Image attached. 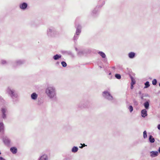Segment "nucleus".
Returning <instances> with one entry per match:
<instances>
[{
  "instance_id": "obj_1",
  "label": "nucleus",
  "mask_w": 160,
  "mask_h": 160,
  "mask_svg": "<svg viewBox=\"0 0 160 160\" xmlns=\"http://www.w3.org/2000/svg\"><path fill=\"white\" fill-rule=\"evenodd\" d=\"M45 92L49 98L53 100L56 98L57 91L54 87L52 86H48L46 88Z\"/></svg>"
},
{
  "instance_id": "obj_2",
  "label": "nucleus",
  "mask_w": 160,
  "mask_h": 160,
  "mask_svg": "<svg viewBox=\"0 0 160 160\" xmlns=\"http://www.w3.org/2000/svg\"><path fill=\"white\" fill-rule=\"evenodd\" d=\"M47 32L48 35L49 37H55L58 33L55 29L53 27L49 28L47 29Z\"/></svg>"
},
{
  "instance_id": "obj_3",
  "label": "nucleus",
  "mask_w": 160,
  "mask_h": 160,
  "mask_svg": "<svg viewBox=\"0 0 160 160\" xmlns=\"http://www.w3.org/2000/svg\"><path fill=\"white\" fill-rule=\"evenodd\" d=\"M7 92L12 98H16L18 97L17 94L15 92V91L10 88H8L7 90Z\"/></svg>"
},
{
  "instance_id": "obj_4",
  "label": "nucleus",
  "mask_w": 160,
  "mask_h": 160,
  "mask_svg": "<svg viewBox=\"0 0 160 160\" xmlns=\"http://www.w3.org/2000/svg\"><path fill=\"white\" fill-rule=\"evenodd\" d=\"M102 96L106 99L109 100H112L113 98L110 93L107 91H105L102 92Z\"/></svg>"
},
{
  "instance_id": "obj_5",
  "label": "nucleus",
  "mask_w": 160,
  "mask_h": 160,
  "mask_svg": "<svg viewBox=\"0 0 160 160\" xmlns=\"http://www.w3.org/2000/svg\"><path fill=\"white\" fill-rule=\"evenodd\" d=\"M81 27L79 25H78L77 27V30L76 32V34L74 37V40H77L78 38V35L81 32Z\"/></svg>"
},
{
  "instance_id": "obj_6",
  "label": "nucleus",
  "mask_w": 160,
  "mask_h": 160,
  "mask_svg": "<svg viewBox=\"0 0 160 160\" xmlns=\"http://www.w3.org/2000/svg\"><path fill=\"white\" fill-rule=\"evenodd\" d=\"M1 112L2 115V117L5 119L6 118V115L7 112V110L6 108H2L1 109Z\"/></svg>"
},
{
  "instance_id": "obj_7",
  "label": "nucleus",
  "mask_w": 160,
  "mask_h": 160,
  "mask_svg": "<svg viewBox=\"0 0 160 160\" xmlns=\"http://www.w3.org/2000/svg\"><path fill=\"white\" fill-rule=\"evenodd\" d=\"M158 155V151H152L150 152V156L152 158L155 157Z\"/></svg>"
},
{
  "instance_id": "obj_8",
  "label": "nucleus",
  "mask_w": 160,
  "mask_h": 160,
  "mask_svg": "<svg viewBox=\"0 0 160 160\" xmlns=\"http://www.w3.org/2000/svg\"><path fill=\"white\" fill-rule=\"evenodd\" d=\"M38 160H48V157L47 155L44 154L40 156Z\"/></svg>"
},
{
  "instance_id": "obj_9",
  "label": "nucleus",
  "mask_w": 160,
  "mask_h": 160,
  "mask_svg": "<svg viewBox=\"0 0 160 160\" xmlns=\"http://www.w3.org/2000/svg\"><path fill=\"white\" fill-rule=\"evenodd\" d=\"M38 97V95L35 92H33L31 95V98L33 100H37Z\"/></svg>"
},
{
  "instance_id": "obj_10",
  "label": "nucleus",
  "mask_w": 160,
  "mask_h": 160,
  "mask_svg": "<svg viewBox=\"0 0 160 160\" xmlns=\"http://www.w3.org/2000/svg\"><path fill=\"white\" fill-rule=\"evenodd\" d=\"M19 7L20 8L23 10L25 9L27 7V4L25 2H23L20 5Z\"/></svg>"
},
{
  "instance_id": "obj_11",
  "label": "nucleus",
  "mask_w": 160,
  "mask_h": 160,
  "mask_svg": "<svg viewBox=\"0 0 160 160\" xmlns=\"http://www.w3.org/2000/svg\"><path fill=\"white\" fill-rule=\"evenodd\" d=\"M150 101L148 100L143 103V105L146 109H148L149 108Z\"/></svg>"
},
{
  "instance_id": "obj_12",
  "label": "nucleus",
  "mask_w": 160,
  "mask_h": 160,
  "mask_svg": "<svg viewBox=\"0 0 160 160\" xmlns=\"http://www.w3.org/2000/svg\"><path fill=\"white\" fill-rule=\"evenodd\" d=\"M142 116L143 118H145L147 116V112L146 109H143L141 112Z\"/></svg>"
},
{
  "instance_id": "obj_13",
  "label": "nucleus",
  "mask_w": 160,
  "mask_h": 160,
  "mask_svg": "<svg viewBox=\"0 0 160 160\" xmlns=\"http://www.w3.org/2000/svg\"><path fill=\"white\" fill-rule=\"evenodd\" d=\"M3 141L4 143L6 145L9 144L10 142V139L7 137H5L3 138Z\"/></svg>"
},
{
  "instance_id": "obj_14",
  "label": "nucleus",
  "mask_w": 160,
  "mask_h": 160,
  "mask_svg": "<svg viewBox=\"0 0 160 160\" xmlns=\"http://www.w3.org/2000/svg\"><path fill=\"white\" fill-rule=\"evenodd\" d=\"M61 55L60 54H56L53 57V58L55 60H57L61 58Z\"/></svg>"
},
{
  "instance_id": "obj_15",
  "label": "nucleus",
  "mask_w": 160,
  "mask_h": 160,
  "mask_svg": "<svg viewBox=\"0 0 160 160\" xmlns=\"http://www.w3.org/2000/svg\"><path fill=\"white\" fill-rule=\"evenodd\" d=\"M10 151L13 153L15 154L17 151V149L15 147H12L10 148Z\"/></svg>"
},
{
  "instance_id": "obj_16",
  "label": "nucleus",
  "mask_w": 160,
  "mask_h": 160,
  "mask_svg": "<svg viewBox=\"0 0 160 160\" xmlns=\"http://www.w3.org/2000/svg\"><path fill=\"white\" fill-rule=\"evenodd\" d=\"M135 56V53L133 52H131L128 54V57L130 58H133Z\"/></svg>"
},
{
  "instance_id": "obj_17",
  "label": "nucleus",
  "mask_w": 160,
  "mask_h": 160,
  "mask_svg": "<svg viewBox=\"0 0 160 160\" xmlns=\"http://www.w3.org/2000/svg\"><path fill=\"white\" fill-rule=\"evenodd\" d=\"M4 130V124L2 122H0V132Z\"/></svg>"
},
{
  "instance_id": "obj_18",
  "label": "nucleus",
  "mask_w": 160,
  "mask_h": 160,
  "mask_svg": "<svg viewBox=\"0 0 160 160\" xmlns=\"http://www.w3.org/2000/svg\"><path fill=\"white\" fill-rule=\"evenodd\" d=\"M149 141L151 143H153L155 141V139L152 135H150L149 137Z\"/></svg>"
},
{
  "instance_id": "obj_19",
  "label": "nucleus",
  "mask_w": 160,
  "mask_h": 160,
  "mask_svg": "<svg viewBox=\"0 0 160 160\" xmlns=\"http://www.w3.org/2000/svg\"><path fill=\"white\" fill-rule=\"evenodd\" d=\"M78 150V148L77 147L74 146L72 148V151L73 152H77Z\"/></svg>"
},
{
  "instance_id": "obj_20",
  "label": "nucleus",
  "mask_w": 160,
  "mask_h": 160,
  "mask_svg": "<svg viewBox=\"0 0 160 160\" xmlns=\"http://www.w3.org/2000/svg\"><path fill=\"white\" fill-rule=\"evenodd\" d=\"M98 54H99L102 58H104L106 57L105 54L102 52H99Z\"/></svg>"
},
{
  "instance_id": "obj_21",
  "label": "nucleus",
  "mask_w": 160,
  "mask_h": 160,
  "mask_svg": "<svg viewBox=\"0 0 160 160\" xmlns=\"http://www.w3.org/2000/svg\"><path fill=\"white\" fill-rule=\"evenodd\" d=\"M145 86L144 87V88H147L148 87L150 86V85L149 84V82L148 81L146 82L145 83Z\"/></svg>"
},
{
  "instance_id": "obj_22",
  "label": "nucleus",
  "mask_w": 160,
  "mask_h": 160,
  "mask_svg": "<svg viewBox=\"0 0 160 160\" xmlns=\"http://www.w3.org/2000/svg\"><path fill=\"white\" fill-rule=\"evenodd\" d=\"M23 62L20 60L16 62L17 65H20L23 63Z\"/></svg>"
},
{
  "instance_id": "obj_23",
  "label": "nucleus",
  "mask_w": 160,
  "mask_h": 160,
  "mask_svg": "<svg viewBox=\"0 0 160 160\" xmlns=\"http://www.w3.org/2000/svg\"><path fill=\"white\" fill-rule=\"evenodd\" d=\"M143 137L144 138H147V133L146 131H144L143 132Z\"/></svg>"
},
{
  "instance_id": "obj_24",
  "label": "nucleus",
  "mask_w": 160,
  "mask_h": 160,
  "mask_svg": "<svg viewBox=\"0 0 160 160\" xmlns=\"http://www.w3.org/2000/svg\"><path fill=\"white\" fill-rule=\"evenodd\" d=\"M61 64L63 67H66L67 66V63L64 61L62 62H61Z\"/></svg>"
},
{
  "instance_id": "obj_25",
  "label": "nucleus",
  "mask_w": 160,
  "mask_h": 160,
  "mask_svg": "<svg viewBox=\"0 0 160 160\" xmlns=\"http://www.w3.org/2000/svg\"><path fill=\"white\" fill-rule=\"evenodd\" d=\"M128 109H129V111L130 112H131L132 111H133V107H132V106H130L128 108Z\"/></svg>"
},
{
  "instance_id": "obj_26",
  "label": "nucleus",
  "mask_w": 160,
  "mask_h": 160,
  "mask_svg": "<svg viewBox=\"0 0 160 160\" xmlns=\"http://www.w3.org/2000/svg\"><path fill=\"white\" fill-rule=\"evenodd\" d=\"M115 77L117 78L118 79H120L121 78V75L119 74H116Z\"/></svg>"
},
{
  "instance_id": "obj_27",
  "label": "nucleus",
  "mask_w": 160,
  "mask_h": 160,
  "mask_svg": "<svg viewBox=\"0 0 160 160\" xmlns=\"http://www.w3.org/2000/svg\"><path fill=\"white\" fill-rule=\"evenodd\" d=\"M131 78L132 80V82L131 83V84L134 85L135 83V81L134 80L133 78L132 77H131Z\"/></svg>"
},
{
  "instance_id": "obj_28",
  "label": "nucleus",
  "mask_w": 160,
  "mask_h": 160,
  "mask_svg": "<svg viewBox=\"0 0 160 160\" xmlns=\"http://www.w3.org/2000/svg\"><path fill=\"white\" fill-rule=\"evenodd\" d=\"M157 83V81L156 79H154L152 81V84L153 85H156Z\"/></svg>"
},
{
  "instance_id": "obj_29",
  "label": "nucleus",
  "mask_w": 160,
  "mask_h": 160,
  "mask_svg": "<svg viewBox=\"0 0 160 160\" xmlns=\"http://www.w3.org/2000/svg\"><path fill=\"white\" fill-rule=\"evenodd\" d=\"M133 102L134 104L136 105H137L138 104V103L135 100H133Z\"/></svg>"
},
{
  "instance_id": "obj_30",
  "label": "nucleus",
  "mask_w": 160,
  "mask_h": 160,
  "mask_svg": "<svg viewBox=\"0 0 160 160\" xmlns=\"http://www.w3.org/2000/svg\"><path fill=\"white\" fill-rule=\"evenodd\" d=\"M1 63L2 64H4L6 63V61L2 60L1 61Z\"/></svg>"
},
{
  "instance_id": "obj_31",
  "label": "nucleus",
  "mask_w": 160,
  "mask_h": 160,
  "mask_svg": "<svg viewBox=\"0 0 160 160\" xmlns=\"http://www.w3.org/2000/svg\"><path fill=\"white\" fill-rule=\"evenodd\" d=\"M140 98L142 99H143V94L141 95V96H140Z\"/></svg>"
},
{
  "instance_id": "obj_32",
  "label": "nucleus",
  "mask_w": 160,
  "mask_h": 160,
  "mask_svg": "<svg viewBox=\"0 0 160 160\" xmlns=\"http://www.w3.org/2000/svg\"><path fill=\"white\" fill-rule=\"evenodd\" d=\"M0 160H6L4 158L2 157H0Z\"/></svg>"
},
{
  "instance_id": "obj_33",
  "label": "nucleus",
  "mask_w": 160,
  "mask_h": 160,
  "mask_svg": "<svg viewBox=\"0 0 160 160\" xmlns=\"http://www.w3.org/2000/svg\"><path fill=\"white\" fill-rule=\"evenodd\" d=\"M158 128L159 130H160V124H159L158 126Z\"/></svg>"
},
{
  "instance_id": "obj_34",
  "label": "nucleus",
  "mask_w": 160,
  "mask_h": 160,
  "mask_svg": "<svg viewBox=\"0 0 160 160\" xmlns=\"http://www.w3.org/2000/svg\"><path fill=\"white\" fill-rule=\"evenodd\" d=\"M133 84H131V89H132L133 88Z\"/></svg>"
},
{
  "instance_id": "obj_35",
  "label": "nucleus",
  "mask_w": 160,
  "mask_h": 160,
  "mask_svg": "<svg viewBox=\"0 0 160 160\" xmlns=\"http://www.w3.org/2000/svg\"><path fill=\"white\" fill-rule=\"evenodd\" d=\"M158 153L159 152L160 153V147H159V149H158Z\"/></svg>"
},
{
  "instance_id": "obj_36",
  "label": "nucleus",
  "mask_w": 160,
  "mask_h": 160,
  "mask_svg": "<svg viewBox=\"0 0 160 160\" xmlns=\"http://www.w3.org/2000/svg\"><path fill=\"white\" fill-rule=\"evenodd\" d=\"M83 147V146H82L79 147V148H82Z\"/></svg>"
},
{
  "instance_id": "obj_37",
  "label": "nucleus",
  "mask_w": 160,
  "mask_h": 160,
  "mask_svg": "<svg viewBox=\"0 0 160 160\" xmlns=\"http://www.w3.org/2000/svg\"><path fill=\"white\" fill-rule=\"evenodd\" d=\"M139 93V94H141V91H139V93Z\"/></svg>"
},
{
  "instance_id": "obj_38",
  "label": "nucleus",
  "mask_w": 160,
  "mask_h": 160,
  "mask_svg": "<svg viewBox=\"0 0 160 160\" xmlns=\"http://www.w3.org/2000/svg\"><path fill=\"white\" fill-rule=\"evenodd\" d=\"M111 72H110L109 73V75H111Z\"/></svg>"
},
{
  "instance_id": "obj_39",
  "label": "nucleus",
  "mask_w": 160,
  "mask_h": 160,
  "mask_svg": "<svg viewBox=\"0 0 160 160\" xmlns=\"http://www.w3.org/2000/svg\"><path fill=\"white\" fill-rule=\"evenodd\" d=\"M83 146H86V145L84 144H83Z\"/></svg>"
},
{
  "instance_id": "obj_40",
  "label": "nucleus",
  "mask_w": 160,
  "mask_h": 160,
  "mask_svg": "<svg viewBox=\"0 0 160 160\" xmlns=\"http://www.w3.org/2000/svg\"><path fill=\"white\" fill-rule=\"evenodd\" d=\"M159 86L160 87V83L159 84Z\"/></svg>"
},
{
  "instance_id": "obj_41",
  "label": "nucleus",
  "mask_w": 160,
  "mask_h": 160,
  "mask_svg": "<svg viewBox=\"0 0 160 160\" xmlns=\"http://www.w3.org/2000/svg\"><path fill=\"white\" fill-rule=\"evenodd\" d=\"M110 79H111V77H110Z\"/></svg>"
}]
</instances>
